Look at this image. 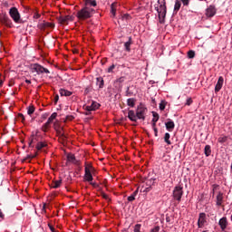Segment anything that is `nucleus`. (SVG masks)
<instances>
[{"instance_id":"1a4fd4ad","label":"nucleus","mask_w":232,"mask_h":232,"mask_svg":"<svg viewBox=\"0 0 232 232\" xmlns=\"http://www.w3.org/2000/svg\"><path fill=\"white\" fill-rule=\"evenodd\" d=\"M0 23L8 28H12L14 26L12 19H10L7 14H0Z\"/></svg>"},{"instance_id":"c85d7f7f","label":"nucleus","mask_w":232,"mask_h":232,"mask_svg":"<svg viewBox=\"0 0 232 232\" xmlns=\"http://www.w3.org/2000/svg\"><path fill=\"white\" fill-rule=\"evenodd\" d=\"M62 182H63V179L53 181L52 188H59V187H61Z\"/></svg>"},{"instance_id":"ea45409f","label":"nucleus","mask_w":232,"mask_h":232,"mask_svg":"<svg viewBox=\"0 0 232 232\" xmlns=\"http://www.w3.org/2000/svg\"><path fill=\"white\" fill-rule=\"evenodd\" d=\"M166 108V102L162 101L161 103H160V110L164 111Z\"/></svg>"},{"instance_id":"13d9d810","label":"nucleus","mask_w":232,"mask_h":232,"mask_svg":"<svg viewBox=\"0 0 232 232\" xmlns=\"http://www.w3.org/2000/svg\"><path fill=\"white\" fill-rule=\"evenodd\" d=\"M73 119V116H66V120H68L69 121H72Z\"/></svg>"},{"instance_id":"58836bf2","label":"nucleus","mask_w":232,"mask_h":232,"mask_svg":"<svg viewBox=\"0 0 232 232\" xmlns=\"http://www.w3.org/2000/svg\"><path fill=\"white\" fill-rule=\"evenodd\" d=\"M140 227H141L140 224H136L134 227V232H140Z\"/></svg>"},{"instance_id":"4be33fe9","label":"nucleus","mask_w":232,"mask_h":232,"mask_svg":"<svg viewBox=\"0 0 232 232\" xmlns=\"http://www.w3.org/2000/svg\"><path fill=\"white\" fill-rule=\"evenodd\" d=\"M137 99L136 98H129L127 99V106L131 108L136 106Z\"/></svg>"},{"instance_id":"473e14b6","label":"nucleus","mask_w":232,"mask_h":232,"mask_svg":"<svg viewBox=\"0 0 232 232\" xmlns=\"http://www.w3.org/2000/svg\"><path fill=\"white\" fill-rule=\"evenodd\" d=\"M58 21L60 22L61 24H68L67 15H65V16H59Z\"/></svg>"},{"instance_id":"bf43d9fd","label":"nucleus","mask_w":232,"mask_h":232,"mask_svg":"<svg viewBox=\"0 0 232 232\" xmlns=\"http://www.w3.org/2000/svg\"><path fill=\"white\" fill-rule=\"evenodd\" d=\"M218 141L219 142H226L227 141V138H219Z\"/></svg>"},{"instance_id":"864d4df0","label":"nucleus","mask_w":232,"mask_h":232,"mask_svg":"<svg viewBox=\"0 0 232 232\" xmlns=\"http://www.w3.org/2000/svg\"><path fill=\"white\" fill-rule=\"evenodd\" d=\"M130 14H123V15H122V19H123V20H126V21H127V20L130 19Z\"/></svg>"},{"instance_id":"3c124183","label":"nucleus","mask_w":232,"mask_h":232,"mask_svg":"<svg viewBox=\"0 0 232 232\" xmlns=\"http://www.w3.org/2000/svg\"><path fill=\"white\" fill-rule=\"evenodd\" d=\"M114 69H115V65L112 64L111 66L109 67L108 72H112Z\"/></svg>"},{"instance_id":"5701e85b","label":"nucleus","mask_w":232,"mask_h":232,"mask_svg":"<svg viewBox=\"0 0 232 232\" xmlns=\"http://www.w3.org/2000/svg\"><path fill=\"white\" fill-rule=\"evenodd\" d=\"M180 8H181V2H180V0H175L174 13L178 14V12L179 11Z\"/></svg>"},{"instance_id":"39448f33","label":"nucleus","mask_w":232,"mask_h":232,"mask_svg":"<svg viewBox=\"0 0 232 232\" xmlns=\"http://www.w3.org/2000/svg\"><path fill=\"white\" fill-rule=\"evenodd\" d=\"M9 15L15 24H22L21 14L15 6H13L11 9H9Z\"/></svg>"},{"instance_id":"c9c22d12","label":"nucleus","mask_w":232,"mask_h":232,"mask_svg":"<svg viewBox=\"0 0 232 232\" xmlns=\"http://www.w3.org/2000/svg\"><path fill=\"white\" fill-rule=\"evenodd\" d=\"M195 56H196L195 51L189 50L188 53V59H194Z\"/></svg>"},{"instance_id":"9b49d317","label":"nucleus","mask_w":232,"mask_h":232,"mask_svg":"<svg viewBox=\"0 0 232 232\" xmlns=\"http://www.w3.org/2000/svg\"><path fill=\"white\" fill-rule=\"evenodd\" d=\"M206 223H208L207 216L204 212H201L199 214V218H198V227H204Z\"/></svg>"},{"instance_id":"bb28decb","label":"nucleus","mask_w":232,"mask_h":232,"mask_svg":"<svg viewBox=\"0 0 232 232\" xmlns=\"http://www.w3.org/2000/svg\"><path fill=\"white\" fill-rule=\"evenodd\" d=\"M84 5L87 6H96L97 5V2L96 0H84Z\"/></svg>"},{"instance_id":"de8ad7c7","label":"nucleus","mask_w":232,"mask_h":232,"mask_svg":"<svg viewBox=\"0 0 232 232\" xmlns=\"http://www.w3.org/2000/svg\"><path fill=\"white\" fill-rule=\"evenodd\" d=\"M181 2L183 3V5H189L190 0H181Z\"/></svg>"},{"instance_id":"338daca9","label":"nucleus","mask_w":232,"mask_h":232,"mask_svg":"<svg viewBox=\"0 0 232 232\" xmlns=\"http://www.w3.org/2000/svg\"><path fill=\"white\" fill-rule=\"evenodd\" d=\"M0 218H5V215L3 214L2 209H0Z\"/></svg>"},{"instance_id":"b1692460","label":"nucleus","mask_w":232,"mask_h":232,"mask_svg":"<svg viewBox=\"0 0 232 232\" xmlns=\"http://www.w3.org/2000/svg\"><path fill=\"white\" fill-rule=\"evenodd\" d=\"M96 84L99 86L100 89H102L104 87V79L100 76L96 79Z\"/></svg>"},{"instance_id":"dca6fc26","label":"nucleus","mask_w":232,"mask_h":232,"mask_svg":"<svg viewBox=\"0 0 232 232\" xmlns=\"http://www.w3.org/2000/svg\"><path fill=\"white\" fill-rule=\"evenodd\" d=\"M128 119H130V121L132 122H137L138 121L137 111L135 112V111L130 110L128 111Z\"/></svg>"},{"instance_id":"6ab92c4d","label":"nucleus","mask_w":232,"mask_h":232,"mask_svg":"<svg viewBox=\"0 0 232 232\" xmlns=\"http://www.w3.org/2000/svg\"><path fill=\"white\" fill-rule=\"evenodd\" d=\"M132 44H133L132 38L129 37V40L124 43V47H125L126 52H128V53L131 52L130 46Z\"/></svg>"},{"instance_id":"69168bd1","label":"nucleus","mask_w":232,"mask_h":232,"mask_svg":"<svg viewBox=\"0 0 232 232\" xmlns=\"http://www.w3.org/2000/svg\"><path fill=\"white\" fill-rule=\"evenodd\" d=\"M58 101H59V95L57 94V95H55V97H54V103H57Z\"/></svg>"},{"instance_id":"e2e57ef3","label":"nucleus","mask_w":232,"mask_h":232,"mask_svg":"<svg viewBox=\"0 0 232 232\" xmlns=\"http://www.w3.org/2000/svg\"><path fill=\"white\" fill-rule=\"evenodd\" d=\"M90 92H91V88L87 87V88L85 89V91H84V93H85V94H88V93H90Z\"/></svg>"},{"instance_id":"6e6552de","label":"nucleus","mask_w":232,"mask_h":232,"mask_svg":"<svg viewBox=\"0 0 232 232\" xmlns=\"http://www.w3.org/2000/svg\"><path fill=\"white\" fill-rule=\"evenodd\" d=\"M182 196H183V187H180V186L175 187L173 189V198L177 201L180 202Z\"/></svg>"},{"instance_id":"2f4dec72","label":"nucleus","mask_w":232,"mask_h":232,"mask_svg":"<svg viewBox=\"0 0 232 232\" xmlns=\"http://www.w3.org/2000/svg\"><path fill=\"white\" fill-rule=\"evenodd\" d=\"M170 135H169V132H166L165 133V136H164V141L166 142V144H168V145H171L172 144V142L170 141Z\"/></svg>"},{"instance_id":"4d7b16f0","label":"nucleus","mask_w":232,"mask_h":232,"mask_svg":"<svg viewBox=\"0 0 232 232\" xmlns=\"http://www.w3.org/2000/svg\"><path fill=\"white\" fill-rule=\"evenodd\" d=\"M36 155L37 154H35V155H27V157L25 158V160H31V158H35L36 157Z\"/></svg>"},{"instance_id":"680f3d73","label":"nucleus","mask_w":232,"mask_h":232,"mask_svg":"<svg viewBox=\"0 0 232 232\" xmlns=\"http://www.w3.org/2000/svg\"><path fill=\"white\" fill-rule=\"evenodd\" d=\"M218 187V184H213V195H215V189H217Z\"/></svg>"},{"instance_id":"774afa93","label":"nucleus","mask_w":232,"mask_h":232,"mask_svg":"<svg viewBox=\"0 0 232 232\" xmlns=\"http://www.w3.org/2000/svg\"><path fill=\"white\" fill-rule=\"evenodd\" d=\"M157 128V122H152V129L155 130Z\"/></svg>"},{"instance_id":"7ed1b4c3","label":"nucleus","mask_w":232,"mask_h":232,"mask_svg":"<svg viewBox=\"0 0 232 232\" xmlns=\"http://www.w3.org/2000/svg\"><path fill=\"white\" fill-rule=\"evenodd\" d=\"M156 180V178H150V179H147L146 182L140 187V192L149 193L151 191L152 187L155 186Z\"/></svg>"},{"instance_id":"603ef678","label":"nucleus","mask_w":232,"mask_h":232,"mask_svg":"<svg viewBox=\"0 0 232 232\" xmlns=\"http://www.w3.org/2000/svg\"><path fill=\"white\" fill-rule=\"evenodd\" d=\"M48 227H50L52 232H57V230H55V228L53 227V225L48 224Z\"/></svg>"},{"instance_id":"e433bc0d","label":"nucleus","mask_w":232,"mask_h":232,"mask_svg":"<svg viewBox=\"0 0 232 232\" xmlns=\"http://www.w3.org/2000/svg\"><path fill=\"white\" fill-rule=\"evenodd\" d=\"M37 141V139L35 138L34 135L31 136V139H30V142H29V147L33 148V144L34 142Z\"/></svg>"},{"instance_id":"8fccbe9b","label":"nucleus","mask_w":232,"mask_h":232,"mask_svg":"<svg viewBox=\"0 0 232 232\" xmlns=\"http://www.w3.org/2000/svg\"><path fill=\"white\" fill-rule=\"evenodd\" d=\"M124 81H125L124 76H121V78H118V79L116 80L117 82H123Z\"/></svg>"},{"instance_id":"aec40b11","label":"nucleus","mask_w":232,"mask_h":232,"mask_svg":"<svg viewBox=\"0 0 232 232\" xmlns=\"http://www.w3.org/2000/svg\"><path fill=\"white\" fill-rule=\"evenodd\" d=\"M224 200V194L222 192H218L217 196V205L222 206Z\"/></svg>"},{"instance_id":"f3484780","label":"nucleus","mask_w":232,"mask_h":232,"mask_svg":"<svg viewBox=\"0 0 232 232\" xmlns=\"http://www.w3.org/2000/svg\"><path fill=\"white\" fill-rule=\"evenodd\" d=\"M165 128L167 129L168 131H173L175 128V122L174 121L169 119L168 122H165Z\"/></svg>"},{"instance_id":"052dcab7","label":"nucleus","mask_w":232,"mask_h":232,"mask_svg":"<svg viewBox=\"0 0 232 232\" xmlns=\"http://www.w3.org/2000/svg\"><path fill=\"white\" fill-rule=\"evenodd\" d=\"M91 185L93 186L94 188H98L99 187V184L93 182V181H91Z\"/></svg>"},{"instance_id":"37998d69","label":"nucleus","mask_w":232,"mask_h":232,"mask_svg":"<svg viewBox=\"0 0 232 232\" xmlns=\"http://www.w3.org/2000/svg\"><path fill=\"white\" fill-rule=\"evenodd\" d=\"M66 19H67V24H69V21L72 22L74 19V16L72 15H66Z\"/></svg>"},{"instance_id":"4468645a","label":"nucleus","mask_w":232,"mask_h":232,"mask_svg":"<svg viewBox=\"0 0 232 232\" xmlns=\"http://www.w3.org/2000/svg\"><path fill=\"white\" fill-rule=\"evenodd\" d=\"M66 158L67 161H69L70 163L75 164V166H81V161L77 160L74 154H67Z\"/></svg>"},{"instance_id":"412c9836","label":"nucleus","mask_w":232,"mask_h":232,"mask_svg":"<svg viewBox=\"0 0 232 232\" xmlns=\"http://www.w3.org/2000/svg\"><path fill=\"white\" fill-rule=\"evenodd\" d=\"M63 129L56 130L57 136L60 137V140H61L62 141H65V140H66V135H65V133H63Z\"/></svg>"},{"instance_id":"a19ab883","label":"nucleus","mask_w":232,"mask_h":232,"mask_svg":"<svg viewBox=\"0 0 232 232\" xmlns=\"http://www.w3.org/2000/svg\"><path fill=\"white\" fill-rule=\"evenodd\" d=\"M101 196L102 197V198L107 199L108 201L111 200V199L109 198L108 194H106L104 192H101Z\"/></svg>"},{"instance_id":"9d476101","label":"nucleus","mask_w":232,"mask_h":232,"mask_svg":"<svg viewBox=\"0 0 232 232\" xmlns=\"http://www.w3.org/2000/svg\"><path fill=\"white\" fill-rule=\"evenodd\" d=\"M57 117V112H53L51 117L48 118L47 122L44 123V125L42 127L43 131L46 132L48 131V129L50 128L51 123H53V120H55Z\"/></svg>"},{"instance_id":"c756f323","label":"nucleus","mask_w":232,"mask_h":232,"mask_svg":"<svg viewBox=\"0 0 232 232\" xmlns=\"http://www.w3.org/2000/svg\"><path fill=\"white\" fill-rule=\"evenodd\" d=\"M117 3H112L111 5V14H112L113 17L116 15V11H117Z\"/></svg>"},{"instance_id":"f03ea898","label":"nucleus","mask_w":232,"mask_h":232,"mask_svg":"<svg viewBox=\"0 0 232 232\" xmlns=\"http://www.w3.org/2000/svg\"><path fill=\"white\" fill-rule=\"evenodd\" d=\"M158 3L160 7L156 8V11L159 14V22L160 24H165L167 14L166 0H159Z\"/></svg>"},{"instance_id":"a18cd8bd","label":"nucleus","mask_w":232,"mask_h":232,"mask_svg":"<svg viewBox=\"0 0 232 232\" xmlns=\"http://www.w3.org/2000/svg\"><path fill=\"white\" fill-rule=\"evenodd\" d=\"M192 102H193L192 98H188V99H187V101H186V105H187V106H190V104H192Z\"/></svg>"},{"instance_id":"6e6d98bb","label":"nucleus","mask_w":232,"mask_h":232,"mask_svg":"<svg viewBox=\"0 0 232 232\" xmlns=\"http://www.w3.org/2000/svg\"><path fill=\"white\" fill-rule=\"evenodd\" d=\"M132 92H130V88H127L126 95L127 97H130Z\"/></svg>"},{"instance_id":"5fc2aeb1","label":"nucleus","mask_w":232,"mask_h":232,"mask_svg":"<svg viewBox=\"0 0 232 232\" xmlns=\"http://www.w3.org/2000/svg\"><path fill=\"white\" fill-rule=\"evenodd\" d=\"M14 83H15V82H14V80H10L8 86H9V87H13V86L14 85Z\"/></svg>"},{"instance_id":"a211bd4d","label":"nucleus","mask_w":232,"mask_h":232,"mask_svg":"<svg viewBox=\"0 0 232 232\" xmlns=\"http://www.w3.org/2000/svg\"><path fill=\"white\" fill-rule=\"evenodd\" d=\"M216 14H217V10H216L215 6H213V5L208 6V8L207 9V13H206L207 16L214 17V15Z\"/></svg>"},{"instance_id":"79ce46f5","label":"nucleus","mask_w":232,"mask_h":232,"mask_svg":"<svg viewBox=\"0 0 232 232\" xmlns=\"http://www.w3.org/2000/svg\"><path fill=\"white\" fill-rule=\"evenodd\" d=\"M53 28L54 24L53 23L45 22V28Z\"/></svg>"},{"instance_id":"423d86ee","label":"nucleus","mask_w":232,"mask_h":232,"mask_svg":"<svg viewBox=\"0 0 232 232\" xmlns=\"http://www.w3.org/2000/svg\"><path fill=\"white\" fill-rule=\"evenodd\" d=\"M31 69L33 70V72H36L38 75L44 74V72H45V74H50V70L46 69V67L40 65V63H34L33 65H31Z\"/></svg>"},{"instance_id":"0e129e2a","label":"nucleus","mask_w":232,"mask_h":232,"mask_svg":"<svg viewBox=\"0 0 232 232\" xmlns=\"http://www.w3.org/2000/svg\"><path fill=\"white\" fill-rule=\"evenodd\" d=\"M154 135L159 136V130L157 129V127L154 129Z\"/></svg>"},{"instance_id":"ddd939ff","label":"nucleus","mask_w":232,"mask_h":232,"mask_svg":"<svg viewBox=\"0 0 232 232\" xmlns=\"http://www.w3.org/2000/svg\"><path fill=\"white\" fill-rule=\"evenodd\" d=\"M219 227L222 231H226L227 227H228V220L226 217L222 218L218 221Z\"/></svg>"},{"instance_id":"cd10ccee","label":"nucleus","mask_w":232,"mask_h":232,"mask_svg":"<svg viewBox=\"0 0 232 232\" xmlns=\"http://www.w3.org/2000/svg\"><path fill=\"white\" fill-rule=\"evenodd\" d=\"M204 153L206 157H210L211 154V146L210 145H206L204 148Z\"/></svg>"},{"instance_id":"393cba45","label":"nucleus","mask_w":232,"mask_h":232,"mask_svg":"<svg viewBox=\"0 0 232 232\" xmlns=\"http://www.w3.org/2000/svg\"><path fill=\"white\" fill-rule=\"evenodd\" d=\"M60 94L62 96L70 97L72 94V92L67 91L66 89H60Z\"/></svg>"},{"instance_id":"f704fd0d","label":"nucleus","mask_w":232,"mask_h":232,"mask_svg":"<svg viewBox=\"0 0 232 232\" xmlns=\"http://www.w3.org/2000/svg\"><path fill=\"white\" fill-rule=\"evenodd\" d=\"M35 108L34 107V105H30L27 108V114L28 115H33V113H34Z\"/></svg>"},{"instance_id":"7c9ffc66","label":"nucleus","mask_w":232,"mask_h":232,"mask_svg":"<svg viewBox=\"0 0 232 232\" xmlns=\"http://www.w3.org/2000/svg\"><path fill=\"white\" fill-rule=\"evenodd\" d=\"M45 147H48V144L45 143V142L41 141V142L36 143V150H41L42 149H44Z\"/></svg>"},{"instance_id":"a878e982","label":"nucleus","mask_w":232,"mask_h":232,"mask_svg":"<svg viewBox=\"0 0 232 232\" xmlns=\"http://www.w3.org/2000/svg\"><path fill=\"white\" fill-rule=\"evenodd\" d=\"M139 194V188H137L136 190H134V192L128 197V201L132 202L134 201V199H136V196Z\"/></svg>"},{"instance_id":"20e7f679","label":"nucleus","mask_w":232,"mask_h":232,"mask_svg":"<svg viewBox=\"0 0 232 232\" xmlns=\"http://www.w3.org/2000/svg\"><path fill=\"white\" fill-rule=\"evenodd\" d=\"M147 113H148V108L145 107L144 104L140 103V105H138L136 109L137 120L139 119V120L145 121Z\"/></svg>"},{"instance_id":"2eb2a0df","label":"nucleus","mask_w":232,"mask_h":232,"mask_svg":"<svg viewBox=\"0 0 232 232\" xmlns=\"http://www.w3.org/2000/svg\"><path fill=\"white\" fill-rule=\"evenodd\" d=\"M223 85H224V78L223 76H219L215 87L216 93H218L219 91L222 90Z\"/></svg>"},{"instance_id":"f257e3e1","label":"nucleus","mask_w":232,"mask_h":232,"mask_svg":"<svg viewBox=\"0 0 232 232\" xmlns=\"http://www.w3.org/2000/svg\"><path fill=\"white\" fill-rule=\"evenodd\" d=\"M95 14V9L90 8V6L84 5L83 8L78 10L76 17L79 21H86V19L92 18Z\"/></svg>"},{"instance_id":"0eeeda50","label":"nucleus","mask_w":232,"mask_h":232,"mask_svg":"<svg viewBox=\"0 0 232 232\" xmlns=\"http://www.w3.org/2000/svg\"><path fill=\"white\" fill-rule=\"evenodd\" d=\"M92 169H93L92 165L85 163L84 168V179L88 182H92L93 180V176L92 174Z\"/></svg>"},{"instance_id":"c03bdc74","label":"nucleus","mask_w":232,"mask_h":232,"mask_svg":"<svg viewBox=\"0 0 232 232\" xmlns=\"http://www.w3.org/2000/svg\"><path fill=\"white\" fill-rule=\"evenodd\" d=\"M33 18H34V20H35V19H39V18H41V14H39V13H37V12H34Z\"/></svg>"},{"instance_id":"72a5a7b5","label":"nucleus","mask_w":232,"mask_h":232,"mask_svg":"<svg viewBox=\"0 0 232 232\" xmlns=\"http://www.w3.org/2000/svg\"><path fill=\"white\" fill-rule=\"evenodd\" d=\"M152 122H158L159 121V119H160V114L157 113V112H152Z\"/></svg>"},{"instance_id":"f8f14e48","label":"nucleus","mask_w":232,"mask_h":232,"mask_svg":"<svg viewBox=\"0 0 232 232\" xmlns=\"http://www.w3.org/2000/svg\"><path fill=\"white\" fill-rule=\"evenodd\" d=\"M101 107V104L98 103V102H92L91 105H85L84 108L86 111H97Z\"/></svg>"},{"instance_id":"09e8293b","label":"nucleus","mask_w":232,"mask_h":232,"mask_svg":"<svg viewBox=\"0 0 232 232\" xmlns=\"http://www.w3.org/2000/svg\"><path fill=\"white\" fill-rule=\"evenodd\" d=\"M160 230V227H156L154 228H151L150 232H159Z\"/></svg>"},{"instance_id":"49530a36","label":"nucleus","mask_w":232,"mask_h":232,"mask_svg":"<svg viewBox=\"0 0 232 232\" xmlns=\"http://www.w3.org/2000/svg\"><path fill=\"white\" fill-rule=\"evenodd\" d=\"M18 118L21 119V121H22V122L25 121V117L24 116L23 113H19V114H18Z\"/></svg>"},{"instance_id":"4c0bfd02","label":"nucleus","mask_w":232,"mask_h":232,"mask_svg":"<svg viewBox=\"0 0 232 232\" xmlns=\"http://www.w3.org/2000/svg\"><path fill=\"white\" fill-rule=\"evenodd\" d=\"M37 27L39 28V30H42V31H44L45 28H46V25H45V22L44 23H39Z\"/></svg>"}]
</instances>
